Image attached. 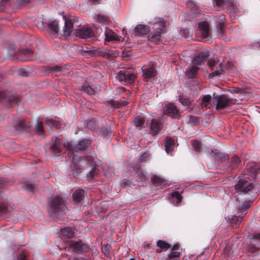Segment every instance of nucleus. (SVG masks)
I'll use <instances>...</instances> for the list:
<instances>
[{"mask_svg":"<svg viewBox=\"0 0 260 260\" xmlns=\"http://www.w3.org/2000/svg\"><path fill=\"white\" fill-rule=\"evenodd\" d=\"M93 162L94 158L91 155L87 156L83 158L74 156L71 166L73 176L77 177L84 168L89 164L92 165Z\"/></svg>","mask_w":260,"mask_h":260,"instance_id":"obj_1","label":"nucleus"},{"mask_svg":"<svg viewBox=\"0 0 260 260\" xmlns=\"http://www.w3.org/2000/svg\"><path fill=\"white\" fill-rule=\"evenodd\" d=\"M67 207L63 201L58 197H55L50 202L48 212L51 216L56 217L57 215L62 214Z\"/></svg>","mask_w":260,"mask_h":260,"instance_id":"obj_2","label":"nucleus"},{"mask_svg":"<svg viewBox=\"0 0 260 260\" xmlns=\"http://www.w3.org/2000/svg\"><path fill=\"white\" fill-rule=\"evenodd\" d=\"M253 187L251 181V177L249 176H244L239 179L238 183L235 185L237 192L247 193Z\"/></svg>","mask_w":260,"mask_h":260,"instance_id":"obj_3","label":"nucleus"},{"mask_svg":"<svg viewBox=\"0 0 260 260\" xmlns=\"http://www.w3.org/2000/svg\"><path fill=\"white\" fill-rule=\"evenodd\" d=\"M213 102L216 103V110H223L230 107L233 105V101L225 94L215 95L214 94Z\"/></svg>","mask_w":260,"mask_h":260,"instance_id":"obj_4","label":"nucleus"},{"mask_svg":"<svg viewBox=\"0 0 260 260\" xmlns=\"http://www.w3.org/2000/svg\"><path fill=\"white\" fill-rule=\"evenodd\" d=\"M62 147H66L69 151H71L72 144L68 142L63 143L62 140L55 137L52 139L49 149L51 153L56 154L62 151Z\"/></svg>","mask_w":260,"mask_h":260,"instance_id":"obj_5","label":"nucleus"},{"mask_svg":"<svg viewBox=\"0 0 260 260\" xmlns=\"http://www.w3.org/2000/svg\"><path fill=\"white\" fill-rule=\"evenodd\" d=\"M251 206V201H245L242 203L241 206L239 205L238 207V211L237 215L233 216L231 219V222L232 224H235L236 226L237 224L241 222L243 217L247 214V210Z\"/></svg>","mask_w":260,"mask_h":260,"instance_id":"obj_6","label":"nucleus"},{"mask_svg":"<svg viewBox=\"0 0 260 260\" xmlns=\"http://www.w3.org/2000/svg\"><path fill=\"white\" fill-rule=\"evenodd\" d=\"M68 245L70 250L77 254L85 252L88 249V246L83 243L80 240L77 241H70L68 243Z\"/></svg>","mask_w":260,"mask_h":260,"instance_id":"obj_7","label":"nucleus"},{"mask_svg":"<svg viewBox=\"0 0 260 260\" xmlns=\"http://www.w3.org/2000/svg\"><path fill=\"white\" fill-rule=\"evenodd\" d=\"M7 98L8 101V104L7 105V107L10 108L13 105H18L20 101V98L15 95L11 94L5 91L0 92V99Z\"/></svg>","mask_w":260,"mask_h":260,"instance_id":"obj_8","label":"nucleus"},{"mask_svg":"<svg viewBox=\"0 0 260 260\" xmlns=\"http://www.w3.org/2000/svg\"><path fill=\"white\" fill-rule=\"evenodd\" d=\"M164 113L174 118L179 117V111L176 107L172 103L167 105L164 108Z\"/></svg>","mask_w":260,"mask_h":260,"instance_id":"obj_9","label":"nucleus"},{"mask_svg":"<svg viewBox=\"0 0 260 260\" xmlns=\"http://www.w3.org/2000/svg\"><path fill=\"white\" fill-rule=\"evenodd\" d=\"M93 35V31L87 27L78 29L76 31V36L82 39L91 38Z\"/></svg>","mask_w":260,"mask_h":260,"instance_id":"obj_10","label":"nucleus"},{"mask_svg":"<svg viewBox=\"0 0 260 260\" xmlns=\"http://www.w3.org/2000/svg\"><path fill=\"white\" fill-rule=\"evenodd\" d=\"M90 144V141L88 139H83L80 141L74 147L72 145V149L70 151L74 150L75 151H80L85 150Z\"/></svg>","mask_w":260,"mask_h":260,"instance_id":"obj_11","label":"nucleus"},{"mask_svg":"<svg viewBox=\"0 0 260 260\" xmlns=\"http://www.w3.org/2000/svg\"><path fill=\"white\" fill-rule=\"evenodd\" d=\"M199 29L203 38H207L210 34L209 25L206 22L203 21L199 24Z\"/></svg>","mask_w":260,"mask_h":260,"instance_id":"obj_12","label":"nucleus"},{"mask_svg":"<svg viewBox=\"0 0 260 260\" xmlns=\"http://www.w3.org/2000/svg\"><path fill=\"white\" fill-rule=\"evenodd\" d=\"M165 22L161 20H158L153 24L152 29L154 32L162 34L165 32Z\"/></svg>","mask_w":260,"mask_h":260,"instance_id":"obj_13","label":"nucleus"},{"mask_svg":"<svg viewBox=\"0 0 260 260\" xmlns=\"http://www.w3.org/2000/svg\"><path fill=\"white\" fill-rule=\"evenodd\" d=\"M150 31V27L143 24L137 25L135 27V34L138 36H142L147 35Z\"/></svg>","mask_w":260,"mask_h":260,"instance_id":"obj_14","label":"nucleus"},{"mask_svg":"<svg viewBox=\"0 0 260 260\" xmlns=\"http://www.w3.org/2000/svg\"><path fill=\"white\" fill-rule=\"evenodd\" d=\"M208 56L209 54L207 52H201L194 57L192 63L196 67L201 65Z\"/></svg>","mask_w":260,"mask_h":260,"instance_id":"obj_15","label":"nucleus"},{"mask_svg":"<svg viewBox=\"0 0 260 260\" xmlns=\"http://www.w3.org/2000/svg\"><path fill=\"white\" fill-rule=\"evenodd\" d=\"M63 19L64 20V35L69 36L73 29V20L71 19L67 18L64 16Z\"/></svg>","mask_w":260,"mask_h":260,"instance_id":"obj_16","label":"nucleus"},{"mask_svg":"<svg viewBox=\"0 0 260 260\" xmlns=\"http://www.w3.org/2000/svg\"><path fill=\"white\" fill-rule=\"evenodd\" d=\"M180 246L178 244H175L171 249V252L168 255L166 259H177L176 258L180 256V252L179 251Z\"/></svg>","mask_w":260,"mask_h":260,"instance_id":"obj_17","label":"nucleus"},{"mask_svg":"<svg viewBox=\"0 0 260 260\" xmlns=\"http://www.w3.org/2000/svg\"><path fill=\"white\" fill-rule=\"evenodd\" d=\"M156 246L158 247L156 250V252L157 253H160L162 251H167L171 247L170 244L161 240H159L157 241Z\"/></svg>","mask_w":260,"mask_h":260,"instance_id":"obj_18","label":"nucleus"},{"mask_svg":"<svg viewBox=\"0 0 260 260\" xmlns=\"http://www.w3.org/2000/svg\"><path fill=\"white\" fill-rule=\"evenodd\" d=\"M105 39L107 41H118L119 38L111 29H107L105 31Z\"/></svg>","mask_w":260,"mask_h":260,"instance_id":"obj_19","label":"nucleus"},{"mask_svg":"<svg viewBox=\"0 0 260 260\" xmlns=\"http://www.w3.org/2000/svg\"><path fill=\"white\" fill-rule=\"evenodd\" d=\"M85 192L82 189H78L73 193V198L77 202H80L84 198Z\"/></svg>","mask_w":260,"mask_h":260,"instance_id":"obj_20","label":"nucleus"},{"mask_svg":"<svg viewBox=\"0 0 260 260\" xmlns=\"http://www.w3.org/2000/svg\"><path fill=\"white\" fill-rule=\"evenodd\" d=\"M143 73L144 78L149 79L156 76V71L153 68H149L143 69Z\"/></svg>","mask_w":260,"mask_h":260,"instance_id":"obj_21","label":"nucleus"},{"mask_svg":"<svg viewBox=\"0 0 260 260\" xmlns=\"http://www.w3.org/2000/svg\"><path fill=\"white\" fill-rule=\"evenodd\" d=\"M246 167L249 172L254 174L255 176H260V167L258 168L255 163H248L246 165Z\"/></svg>","mask_w":260,"mask_h":260,"instance_id":"obj_22","label":"nucleus"},{"mask_svg":"<svg viewBox=\"0 0 260 260\" xmlns=\"http://www.w3.org/2000/svg\"><path fill=\"white\" fill-rule=\"evenodd\" d=\"M161 123L156 119H152L151 124V131L153 135L157 134L161 128Z\"/></svg>","mask_w":260,"mask_h":260,"instance_id":"obj_23","label":"nucleus"},{"mask_svg":"<svg viewBox=\"0 0 260 260\" xmlns=\"http://www.w3.org/2000/svg\"><path fill=\"white\" fill-rule=\"evenodd\" d=\"M211 155L212 156H215L217 158L219 159L222 161H224L229 160V156L226 154L221 153L219 150L216 149L214 150H212Z\"/></svg>","mask_w":260,"mask_h":260,"instance_id":"obj_24","label":"nucleus"},{"mask_svg":"<svg viewBox=\"0 0 260 260\" xmlns=\"http://www.w3.org/2000/svg\"><path fill=\"white\" fill-rule=\"evenodd\" d=\"M48 25L50 33L55 34L58 32L59 25L58 21L56 20L49 21Z\"/></svg>","mask_w":260,"mask_h":260,"instance_id":"obj_25","label":"nucleus"},{"mask_svg":"<svg viewBox=\"0 0 260 260\" xmlns=\"http://www.w3.org/2000/svg\"><path fill=\"white\" fill-rule=\"evenodd\" d=\"M211 96L210 95H206L202 98L201 106L202 108H209L211 105Z\"/></svg>","mask_w":260,"mask_h":260,"instance_id":"obj_26","label":"nucleus"},{"mask_svg":"<svg viewBox=\"0 0 260 260\" xmlns=\"http://www.w3.org/2000/svg\"><path fill=\"white\" fill-rule=\"evenodd\" d=\"M174 146V142L170 138H167L166 139L165 150L167 153H171Z\"/></svg>","mask_w":260,"mask_h":260,"instance_id":"obj_27","label":"nucleus"},{"mask_svg":"<svg viewBox=\"0 0 260 260\" xmlns=\"http://www.w3.org/2000/svg\"><path fill=\"white\" fill-rule=\"evenodd\" d=\"M198 68L193 65V66L188 68L185 72L186 75L189 78H194L197 75Z\"/></svg>","mask_w":260,"mask_h":260,"instance_id":"obj_28","label":"nucleus"},{"mask_svg":"<svg viewBox=\"0 0 260 260\" xmlns=\"http://www.w3.org/2000/svg\"><path fill=\"white\" fill-rule=\"evenodd\" d=\"M153 184L155 186H163L166 184V181L163 178L158 176H153L151 178Z\"/></svg>","mask_w":260,"mask_h":260,"instance_id":"obj_29","label":"nucleus"},{"mask_svg":"<svg viewBox=\"0 0 260 260\" xmlns=\"http://www.w3.org/2000/svg\"><path fill=\"white\" fill-rule=\"evenodd\" d=\"M61 233L63 236L68 238H72L74 236V233L70 228H65L61 230Z\"/></svg>","mask_w":260,"mask_h":260,"instance_id":"obj_30","label":"nucleus"},{"mask_svg":"<svg viewBox=\"0 0 260 260\" xmlns=\"http://www.w3.org/2000/svg\"><path fill=\"white\" fill-rule=\"evenodd\" d=\"M46 123L50 127L57 128L59 126V121L49 117L46 118Z\"/></svg>","mask_w":260,"mask_h":260,"instance_id":"obj_31","label":"nucleus"},{"mask_svg":"<svg viewBox=\"0 0 260 260\" xmlns=\"http://www.w3.org/2000/svg\"><path fill=\"white\" fill-rule=\"evenodd\" d=\"M161 34L154 32L149 37V40L155 44H158L160 42Z\"/></svg>","mask_w":260,"mask_h":260,"instance_id":"obj_32","label":"nucleus"},{"mask_svg":"<svg viewBox=\"0 0 260 260\" xmlns=\"http://www.w3.org/2000/svg\"><path fill=\"white\" fill-rule=\"evenodd\" d=\"M81 90L89 94H92L94 93V90L90 87L87 83H85L81 86Z\"/></svg>","mask_w":260,"mask_h":260,"instance_id":"obj_33","label":"nucleus"},{"mask_svg":"<svg viewBox=\"0 0 260 260\" xmlns=\"http://www.w3.org/2000/svg\"><path fill=\"white\" fill-rule=\"evenodd\" d=\"M136 174L138 176H139L141 178V181H143L146 180L148 178V175L147 173H146L144 171H143L141 169L138 168Z\"/></svg>","mask_w":260,"mask_h":260,"instance_id":"obj_34","label":"nucleus"},{"mask_svg":"<svg viewBox=\"0 0 260 260\" xmlns=\"http://www.w3.org/2000/svg\"><path fill=\"white\" fill-rule=\"evenodd\" d=\"M98 174V171L95 166H94L92 170L87 175L88 179L90 181L93 180Z\"/></svg>","mask_w":260,"mask_h":260,"instance_id":"obj_35","label":"nucleus"},{"mask_svg":"<svg viewBox=\"0 0 260 260\" xmlns=\"http://www.w3.org/2000/svg\"><path fill=\"white\" fill-rule=\"evenodd\" d=\"M125 82L128 83H132L135 81L136 75L132 73L126 71Z\"/></svg>","mask_w":260,"mask_h":260,"instance_id":"obj_36","label":"nucleus"},{"mask_svg":"<svg viewBox=\"0 0 260 260\" xmlns=\"http://www.w3.org/2000/svg\"><path fill=\"white\" fill-rule=\"evenodd\" d=\"M144 119L142 117L138 116L135 118L134 123L136 126L142 127L144 124Z\"/></svg>","mask_w":260,"mask_h":260,"instance_id":"obj_37","label":"nucleus"},{"mask_svg":"<svg viewBox=\"0 0 260 260\" xmlns=\"http://www.w3.org/2000/svg\"><path fill=\"white\" fill-rule=\"evenodd\" d=\"M240 163L239 157L237 155H234L231 159V167L235 169L238 167L239 164Z\"/></svg>","mask_w":260,"mask_h":260,"instance_id":"obj_38","label":"nucleus"},{"mask_svg":"<svg viewBox=\"0 0 260 260\" xmlns=\"http://www.w3.org/2000/svg\"><path fill=\"white\" fill-rule=\"evenodd\" d=\"M87 127L91 131H94L98 127L96 121L94 119L90 120L87 123Z\"/></svg>","mask_w":260,"mask_h":260,"instance_id":"obj_39","label":"nucleus"},{"mask_svg":"<svg viewBox=\"0 0 260 260\" xmlns=\"http://www.w3.org/2000/svg\"><path fill=\"white\" fill-rule=\"evenodd\" d=\"M126 71L121 70L118 73L116 76V78L120 82H125V78H126Z\"/></svg>","mask_w":260,"mask_h":260,"instance_id":"obj_40","label":"nucleus"},{"mask_svg":"<svg viewBox=\"0 0 260 260\" xmlns=\"http://www.w3.org/2000/svg\"><path fill=\"white\" fill-rule=\"evenodd\" d=\"M128 104V102L125 100H120L118 101L114 102L113 103V106L117 108H120L122 106H125Z\"/></svg>","mask_w":260,"mask_h":260,"instance_id":"obj_41","label":"nucleus"},{"mask_svg":"<svg viewBox=\"0 0 260 260\" xmlns=\"http://www.w3.org/2000/svg\"><path fill=\"white\" fill-rule=\"evenodd\" d=\"M171 197L173 199L175 200L177 204L180 203L182 200V197L178 191L172 192L171 194Z\"/></svg>","mask_w":260,"mask_h":260,"instance_id":"obj_42","label":"nucleus"},{"mask_svg":"<svg viewBox=\"0 0 260 260\" xmlns=\"http://www.w3.org/2000/svg\"><path fill=\"white\" fill-rule=\"evenodd\" d=\"M225 17L224 15H220L218 17V22L217 28H224L225 26Z\"/></svg>","mask_w":260,"mask_h":260,"instance_id":"obj_43","label":"nucleus"},{"mask_svg":"<svg viewBox=\"0 0 260 260\" xmlns=\"http://www.w3.org/2000/svg\"><path fill=\"white\" fill-rule=\"evenodd\" d=\"M192 146L194 151L200 152L201 151V144L197 140H193L192 142Z\"/></svg>","mask_w":260,"mask_h":260,"instance_id":"obj_44","label":"nucleus"},{"mask_svg":"<svg viewBox=\"0 0 260 260\" xmlns=\"http://www.w3.org/2000/svg\"><path fill=\"white\" fill-rule=\"evenodd\" d=\"M36 128L37 132L40 135H41L43 134V127L42 123L40 122L39 121H38L36 123Z\"/></svg>","mask_w":260,"mask_h":260,"instance_id":"obj_45","label":"nucleus"},{"mask_svg":"<svg viewBox=\"0 0 260 260\" xmlns=\"http://www.w3.org/2000/svg\"><path fill=\"white\" fill-rule=\"evenodd\" d=\"M20 53H21L22 55H24V56H27L32 54L34 53V51L31 49H21L20 51Z\"/></svg>","mask_w":260,"mask_h":260,"instance_id":"obj_46","label":"nucleus"},{"mask_svg":"<svg viewBox=\"0 0 260 260\" xmlns=\"http://www.w3.org/2000/svg\"><path fill=\"white\" fill-rule=\"evenodd\" d=\"M179 100L180 102L184 106L188 107L190 104V102L187 99H185L181 96H179Z\"/></svg>","mask_w":260,"mask_h":260,"instance_id":"obj_47","label":"nucleus"},{"mask_svg":"<svg viewBox=\"0 0 260 260\" xmlns=\"http://www.w3.org/2000/svg\"><path fill=\"white\" fill-rule=\"evenodd\" d=\"M108 18L107 16L99 15L97 18V21L100 23H105L108 21Z\"/></svg>","mask_w":260,"mask_h":260,"instance_id":"obj_48","label":"nucleus"},{"mask_svg":"<svg viewBox=\"0 0 260 260\" xmlns=\"http://www.w3.org/2000/svg\"><path fill=\"white\" fill-rule=\"evenodd\" d=\"M24 189L28 191H32L34 188V185L32 183L27 184L23 187Z\"/></svg>","mask_w":260,"mask_h":260,"instance_id":"obj_49","label":"nucleus"},{"mask_svg":"<svg viewBox=\"0 0 260 260\" xmlns=\"http://www.w3.org/2000/svg\"><path fill=\"white\" fill-rule=\"evenodd\" d=\"M247 248L249 252L251 253L255 252L259 249L258 247L252 245H248Z\"/></svg>","mask_w":260,"mask_h":260,"instance_id":"obj_50","label":"nucleus"},{"mask_svg":"<svg viewBox=\"0 0 260 260\" xmlns=\"http://www.w3.org/2000/svg\"><path fill=\"white\" fill-rule=\"evenodd\" d=\"M20 130H23L25 127V122L24 120H21L16 125Z\"/></svg>","mask_w":260,"mask_h":260,"instance_id":"obj_51","label":"nucleus"},{"mask_svg":"<svg viewBox=\"0 0 260 260\" xmlns=\"http://www.w3.org/2000/svg\"><path fill=\"white\" fill-rule=\"evenodd\" d=\"M219 66H220V68L217 69V70H216L215 72H214L213 73V76H218V75H219L222 74V71H223L222 68H221V67L222 66V64L220 63Z\"/></svg>","mask_w":260,"mask_h":260,"instance_id":"obj_52","label":"nucleus"},{"mask_svg":"<svg viewBox=\"0 0 260 260\" xmlns=\"http://www.w3.org/2000/svg\"><path fill=\"white\" fill-rule=\"evenodd\" d=\"M232 91H233V92L236 93L242 94L243 93V90H242L241 89H240L239 88H237V87L233 88L232 89Z\"/></svg>","mask_w":260,"mask_h":260,"instance_id":"obj_53","label":"nucleus"},{"mask_svg":"<svg viewBox=\"0 0 260 260\" xmlns=\"http://www.w3.org/2000/svg\"><path fill=\"white\" fill-rule=\"evenodd\" d=\"M7 211V207L4 204H0V213H4Z\"/></svg>","mask_w":260,"mask_h":260,"instance_id":"obj_54","label":"nucleus"},{"mask_svg":"<svg viewBox=\"0 0 260 260\" xmlns=\"http://www.w3.org/2000/svg\"><path fill=\"white\" fill-rule=\"evenodd\" d=\"M214 2L217 6H222L225 2V0H214Z\"/></svg>","mask_w":260,"mask_h":260,"instance_id":"obj_55","label":"nucleus"},{"mask_svg":"<svg viewBox=\"0 0 260 260\" xmlns=\"http://www.w3.org/2000/svg\"><path fill=\"white\" fill-rule=\"evenodd\" d=\"M18 74L19 75L22 76H26L27 75V73L26 71L24 69H20L18 71Z\"/></svg>","mask_w":260,"mask_h":260,"instance_id":"obj_56","label":"nucleus"},{"mask_svg":"<svg viewBox=\"0 0 260 260\" xmlns=\"http://www.w3.org/2000/svg\"><path fill=\"white\" fill-rule=\"evenodd\" d=\"M110 246L109 245H106L104 247L102 248L103 252L105 254H108L109 251V247Z\"/></svg>","mask_w":260,"mask_h":260,"instance_id":"obj_57","label":"nucleus"},{"mask_svg":"<svg viewBox=\"0 0 260 260\" xmlns=\"http://www.w3.org/2000/svg\"><path fill=\"white\" fill-rule=\"evenodd\" d=\"M10 0H0L1 4L3 6H6L9 5Z\"/></svg>","mask_w":260,"mask_h":260,"instance_id":"obj_58","label":"nucleus"},{"mask_svg":"<svg viewBox=\"0 0 260 260\" xmlns=\"http://www.w3.org/2000/svg\"><path fill=\"white\" fill-rule=\"evenodd\" d=\"M208 63L210 68H213L216 64V62L215 60H209Z\"/></svg>","mask_w":260,"mask_h":260,"instance_id":"obj_59","label":"nucleus"},{"mask_svg":"<svg viewBox=\"0 0 260 260\" xmlns=\"http://www.w3.org/2000/svg\"><path fill=\"white\" fill-rule=\"evenodd\" d=\"M218 32L219 34V37L220 38L223 37V32H224V28H217Z\"/></svg>","mask_w":260,"mask_h":260,"instance_id":"obj_60","label":"nucleus"},{"mask_svg":"<svg viewBox=\"0 0 260 260\" xmlns=\"http://www.w3.org/2000/svg\"><path fill=\"white\" fill-rule=\"evenodd\" d=\"M149 156V154L148 153H144L142 155L141 159L142 160L144 159V158H148Z\"/></svg>","mask_w":260,"mask_h":260,"instance_id":"obj_61","label":"nucleus"},{"mask_svg":"<svg viewBox=\"0 0 260 260\" xmlns=\"http://www.w3.org/2000/svg\"><path fill=\"white\" fill-rule=\"evenodd\" d=\"M102 133L104 135V136H107L109 134V131L108 130V128L105 129V130H103L102 131Z\"/></svg>","mask_w":260,"mask_h":260,"instance_id":"obj_62","label":"nucleus"},{"mask_svg":"<svg viewBox=\"0 0 260 260\" xmlns=\"http://www.w3.org/2000/svg\"><path fill=\"white\" fill-rule=\"evenodd\" d=\"M186 5L187 6L193 7L194 4L191 1H188L187 2Z\"/></svg>","mask_w":260,"mask_h":260,"instance_id":"obj_63","label":"nucleus"},{"mask_svg":"<svg viewBox=\"0 0 260 260\" xmlns=\"http://www.w3.org/2000/svg\"><path fill=\"white\" fill-rule=\"evenodd\" d=\"M254 239L257 240H260V233L255 234L254 236Z\"/></svg>","mask_w":260,"mask_h":260,"instance_id":"obj_64","label":"nucleus"}]
</instances>
